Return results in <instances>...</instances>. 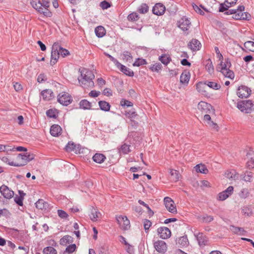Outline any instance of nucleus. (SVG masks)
<instances>
[{
	"mask_svg": "<svg viewBox=\"0 0 254 254\" xmlns=\"http://www.w3.org/2000/svg\"><path fill=\"white\" fill-rule=\"evenodd\" d=\"M194 235L196 237L198 244L200 247H204L208 244V238L202 233L195 234Z\"/></svg>",
	"mask_w": 254,
	"mask_h": 254,
	"instance_id": "nucleus-17",
	"label": "nucleus"
},
{
	"mask_svg": "<svg viewBox=\"0 0 254 254\" xmlns=\"http://www.w3.org/2000/svg\"><path fill=\"white\" fill-rule=\"evenodd\" d=\"M0 192L3 197L6 199H10L14 195L13 191L9 190L5 185H2L0 187Z\"/></svg>",
	"mask_w": 254,
	"mask_h": 254,
	"instance_id": "nucleus-15",
	"label": "nucleus"
},
{
	"mask_svg": "<svg viewBox=\"0 0 254 254\" xmlns=\"http://www.w3.org/2000/svg\"><path fill=\"white\" fill-rule=\"evenodd\" d=\"M242 20H250L251 17V15L248 12H240Z\"/></svg>",
	"mask_w": 254,
	"mask_h": 254,
	"instance_id": "nucleus-60",
	"label": "nucleus"
},
{
	"mask_svg": "<svg viewBox=\"0 0 254 254\" xmlns=\"http://www.w3.org/2000/svg\"><path fill=\"white\" fill-rule=\"evenodd\" d=\"M225 177L231 180H237L239 179V174L235 170H228L225 172Z\"/></svg>",
	"mask_w": 254,
	"mask_h": 254,
	"instance_id": "nucleus-19",
	"label": "nucleus"
},
{
	"mask_svg": "<svg viewBox=\"0 0 254 254\" xmlns=\"http://www.w3.org/2000/svg\"><path fill=\"white\" fill-rule=\"evenodd\" d=\"M211 108V105L205 102L201 101L198 104L197 108L204 113H207Z\"/></svg>",
	"mask_w": 254,
	"mask_h": 254,
	"instance_id": "nucleus-22",
	"label": "nucleus"
},
{
	"mask_svg": "<svg viewBox=\"0 0 254 254\" xmlns=\"http://www.w3.org/2000/svg\"><path fill=\"white\" fill-rule=\"evenodd\" d=\"M116 220L122 229L128 230L130 227V222L126 216H119L116 217Z\"/></svg>",
	"mask_w": 254,
	"mask_h": 254,
	"instance_id": "nucleus-7",
	"label": "nucleus"
},
{
	"mask_svg": "<svg viewBox=\"0 0 254 254\" xmlns=\"http://www.w3.org/2000/svg\"><path fill=\"white\" fill-rule=\"evenodd\" d=\"M195 171L197 172H199L204 174H206L208 172V170L207 169L205 165L199 164H197L195 167Z\"/></svg>",
	"mask_w": 254,
	"mask_h": 254,
	"instance_id": "nucleus-36",
	"label": "nucleus"
},
{
	"mask_svg": "<svg viewBox=\"0 0 254 254\" xmlns=\"http://www.w3.org/2000/svg\"><path fill=\"white\" fill-rule=\"evenodd\" d=\"M249 192L247 189H243L239 194L240 196L242 198H245L249 196Z\"/></svg>",
	"mask_w": 254,
	"mask_h": 254,
	"instance_id": "nucleus-49",
	"label": "nucleus"
},
{
	"mask_svg": "<svg viewBox=\"0 0 254 254\" xmlns=\"http://www.w3.org/2000/svg\"><path fill=\"white\" fill-rule=\"evenodd\" d=\"M30 3L34 9L44 16L48 17L52 16V12L49 9L50 2L48 0H31Z\"/></svg>",
	"mask_w": 254,
	"mask_h": 254,
	"instance_id": "nucleus-2",
	"label": "nucleus"
},
{
	"mask_svg": "<svg viewBox=\"0 0 254 254\" xmlns=\"http://www.w3.org/2000/svg\"><path fill=\"white\" fill-rule=\"evenodd\" d=\"M190 79V74L189 72H183L180 76V82L182 84H187Z\"/></svg>",
	"mask_w": 254,
	"mask_h": 254,
	"instance_id": "nucleus-28",
	"label": "nucleus"
},
{
	"mask_svg": "<svg viewBox=\"0 0 254 254\" xmlns=\"http://www.w3.org/2000/svg\"><path fill=\"white\" fill-rule=\"evenodd\" d=\"M116 66L126 75L130 77L134 75V72L132 70L123 65L120 63H119V64H117Z\"/></svg>",
	"mask_w": 254,
	"mask_h": 254,
	"instance_id": "nucleus-20",
	"label": "nucleus"
},
{
	"mask_svg": "<svg viewBox=\"0 0 254 254\" xmlns=\"http://www.w3.org/2000/svg\"><path fill=\"white\" fill-rule=\"evenodd\" d=\"M23 196L21 195V196L16 195L14 197L15 202L19 206L23 205Z\"/></svg>",
	"mask_w": 254,
	"mask_h": 254,
	"instance_id": "nucleus-53",
	"label": "nucleus"
},
{
	"mask_svg": "<svg viewBox=\"0 0 254 254\" xmlns=\"http://www.w3.org/2000/svg\"><path fill=\"white\" fill-rule=\"evenodd\" d=\"M58 214L59 216L61 218H66L68 216L65 211L61 209L58 210Z\"/></svg>",
	"mask_w": 254,
	"mask_h": 254,
	"instance_id": "nucleus-58",
	"label": "nucleus"
},
{
	"mask_svg": "<svg viewBox=\"0 0 254 254\" xmlns=\"http://www.w3.org/2000/svg\"><path fill=\"white\" fill-rule=\"evenodd\" d=\"M198 219L201 222L204 223H209L214 220L212 216L208 215L207 214L198 216Z\"/></svg>",
	"mask_w": 254,
	"mask_h": 254,
	"instance_id": "nucleus-31",
	"label": "nucleus"
},
{
	"mask_svg": "<svg viewBox=\"0 0 254 254\" xmlns=\"http://www.w3.org/2000/svg\"><path fill=\"white\" fill-rule=\"evenodd\" d=\"M204 84L214 90H218L221 88L220 84L214 81H205Z\"/></svg>",
	"mask_w": 254,
	"mask_h": 254,
	"instance_id": "nucleus-39",
	"label": "nucleus"
},
{
	"mask_svg": "<svg viewBox=\"0 0 254 254\" xmlns=\"http://www.w3.org/2000/svg\"><path fill=\"white\" fill-rule=\"evenodd\" d=\"M72 101V97L67 93L63 92L59 94L58 101L63 105L67 106Z\"/></svg>",
	"mask_w": 254,
	"mask_h": 254,
	"instance_id": "nucleus-6",
	"label": "nucleus"
},
{
	"mask_svg": "<svg viewBox=\"0 0 254 254\" xmlns=\"http://www.w3.org/2000/svg\"><path fill=\"white\" fill-rule=\"evenodd\" d=\"M123 55L124 59H126L127 61H128L132 58L131 54L128 51H125L123 53Z\"/></svg>",
	"mask_w": 254,
	"mask_h": 254,
	"instance_id": "nucleus-62",
	"label": "nucleus"
},
{
	"mask_svg": "<svg viewBox=\"0 0 254 254\" xmlns=\"http://www.w3.org/2000/svg\"><path fill=\"white\" fill-rule=\"evenodd\" d=\"M240 177L245 182H251L253 177V174L251 172L247 171L244 174L241 175Z\"/></svg>",
	"mask_w": 254,
	"mask_h": 254,
	"instance_id": "nucleus-37",
	"label": "nucleus"
},
{
	"mask_svg": "<svg viewBox=\"0 0 254 254\" xmlns=\"http://www.w3.org/2000/svg\"><path fill=\"white\" fill-rule=\"evenodd\" d=\"M125 115L127 118L130 120H133V119L135 118L137 116V113L134 110L126 111Z\"/></svg>",
	"mask_w": 254,
	"mask_h": 254,
	"instance_id": "nucleus-44",
	"label": "nucleus"
},
{
	"mask_svg": "<svg viewBox=\"0 0 254 254\" xmlns=\"http://www.w3.org/2000/svg\"><path fill=\"white\" fill-rule=\"evenodd\" d=\"M254 104L251 100H247L238 103L237 107L242 112L251 113L253 110Z\"/></svg>",
	"mask_w": 254,
	"mask_h": 254,
	"instance_id": "nucleus-5",
	"label": "nucleus"
},
{
	"mask_svg": "<svg viewBox=\"0 0 254 254\" xmlns=\"http://www.w3.org/2000/svg\"><path fill=\"white\" fill-rule=\"evenodd\" d=\"M147 64V62L145 60L141 59V58H138L137 59L134 63L133 64V66H139L141 65H144Z\"/></svg>",
	"mask_w": 254,
	"mask_h": 254,
	"instance_id": "nucleus-45",
	"label": "nucleus"
},
{
	"mask_svg": "<svg viewBox=\"0 0 254 254\" xmlns=\"http://www.w3.org/2000/svg\"><path fill=\"white\" fill-rule=\"evenodd\" d=\"M101 216V214L97 210L94 208L92 209L91 214H90V217L92 221H96L97 219L100 218Z\"/></svg>",
	"mask_w": 254,
	"mask_h": 254,
	"instance_id": "nucleus-35",
	"label": "nucleus"
},
{
	"mask_svg": "<svg viewBox=\"0 0 254 254\" xmlns=\"http://www.w3.org/2000/svg\"><path fill=\"white\" fill-rule=\"evenodd\" d=\"M111 6V4L106 0L102 1L100 3V6L103 10L108 9V8L110 7Z\"/></svg>",
	"mask_w": 254,
	"mask_h": 254,
	"instance_id": "nucleus-50",
	"label": "nucleus"
},
{
	"mask_svg": "<svg viewBox=\"0 0 254 254\" xmlns=\"http://www.w3.org/2000/svg\"><path fill=\"white\" fill-rule=\"evenodd\" d=\"M35 205L37 208L43 210L46 209L48 207L49 204L43 199H40L35 203Z\"/></svg>",
	"mask_w": 254,
	"mask_h": 254,
	"instance_id": "nucleus-30",
	"label": "nucleus"
},
{
	"mask_svg": "<svg viewBox=\"0 0 254 254\" xmlns=\"http://www.w3.org/2000/svg\"><path fill=\"white\" fill-rule=\"evenodd\" d=\"M98 104L101 110L105 112L110 111L111 105L108 102L105 101H100L98 102Z\"/></svg>",
	"mask_w": 254,
	"mask_h": 254,
	"instance_id": "nucleus-34",
	"label": "nucleus"
},
{
	"mask_svg": "<svg viewBox=\"0 0 254 254\" xmlns=\"http://www.w3.org/2000/svg\"><path fill=\"white\" fill-rule=\"evenodd\" d=\"M164 202L166 209L172 213H177V208L173 200L169 197H166L164 199Z\"/></svg>",
	"mask_w": 254,
	"mask_h": 254,
	"instance_id": "nucleus-9",
	"label": "nucleus"
},
{
	"mask_svg": "<svg viewBox=\"0 0 254 254\" xmlns=\"http://www.w3.org/2000/svg\"><path fill=\"white\" fill-rule=\"evenodd\" d=\"M159 60L163 64L167 65L171 62V58L169 55L163 54L159 57Z\"/></svg>",
	"mask_w": 254,
	"mask_h": 254,
	"instance_id": "nucleus-40",
	"label": "nucleus"
},
{
	"mask_svg": "<svg viewBox=\"0 0 254 254\" xmlns=\"http://www.w3.org/2000/svg\"><path fill=\"white\" fill-rule=\"evenodd\" d=\"M43 99L45 101H50L54 97V94L51 89H46L41 93Z\"/></svg>",
	"mask_w": 254,
	"mask_h": 254,
	"instance_id": "nucleus-21",
	"label": "nucleus"
},
{
	"mask_svg": "<svg viewBox=\"0 0 254 254\" xmlns=\"http://www.w3.org/2000/svg\"><path fill=\"white\" fill-rule=\"evenodd\" d=\"M149 9V7L146 3H142L139 8L138 11L140 13H146L148 12Z\"/></svg>",
	"mask_w": 254,
	"mask_h": 254,
	"instance_id": "nucleus-46",
	"label": "nucleus"
},
{
	"mask_svg": "<svg viewBox=\"0 0 254 254\" xmlns=\"http://www.w3.org/2000/svg\"><path fill=\"white\" fill-rule=\"evenodd\" d=\"M193 8L194 10L197 13L200 14V15H204V12L200 9V8L197 6L196 4H194L192 5Z\"/></svg>",
	"mask_w": 254,
	"mask_h": 254,
	"instance_id": "nucleus-61",
	"label": "nucleus"
},
{
	"mask_svg": "<svg viewBox=\"0 0 254 254\" xmlns=\"http://www.w3.org/2000/svg\"><path fill=\"white\" fill-rule=\"evenodd\" d=\"M251 94V90L246 86H241L237 90V94L239 97L241 98H247Z\"/></svg>",
	"mask_w": 254,
	"mask_h": 254,
	"instance_id": "nucleus-10",
	"label": "nucleus"
},
{
	"mask_svg": "<svg viewBox=\"0 0 254 254\" xmlns=\"http://www.w3.org/2000/svg\"><path fill=\"white\" fill-rule=\"evenodd\" d=\"M130 145L126 143H123L120 148H118V151L120 155L127 154L131 151L130 149Z\"/></svg>",
	"mask_w": 254,
	"mask_h": 254,
	"instance_id": "nucleus-23",
	"label": "nucleus"
},
{
	"mask_svg": "<svg viewBox=\"0 0 254 254\" xmlns=\"http://www.w3.org/2000/svg\"><path fill=\"white\" fill-rule=\"evenodd\" d=\"M120 105L122 106L131 107L133 106V103L128 100L123 99L120 102Z\"/></svg>",
	"mask_w": 254,
	"mask_h": 254,
	"instance_id": "nucleus-54",
	"label": "nucleus"
},
{
	"mask_svg": "<svg viewBox=\"0 0 254 254\" xmlns=\"http://www.w3.org/2000/svg\"><path fill=\"white\" fill-rule=\"evenodd\" d=\"M162 68V64L159 63H155L153 64H152L149 67V69L153 72H158Z\"/></svg>",
	"mask_w": 254,
	"mask_h": 254,
	"instance_id": "nucleus-41",
	"label": "nucleus"
},
{
	"mask_svg": "<svg viewBox=\"0 0 254 254\" xmlns=\"http://www.w3.org/2000/svg\"><path fill=\"white\" fill-rule=\"evenodd\" d=\"M44 254H57V251L52 247H47L43 250Z\"/></svg>",
	"mask_w": 254,
	"mask_h": 254,
	"instance_id": "nucleus-43",
	"label": "nucleus"
},
{
	"mask_svg": "<svg viewBox=\"0 0 254 254\" xmlns=\"http://www.w3.org/2000/svg\"><path fill=\"white\" fill-rule=\"evenodd\" d=\"M138 15L136 12H132L129 14L127 16L129 21H135L138 19Z\"/></svg>",
	"mask_w": 254,
	"mask_h": 254,
	"instance_id": "nucleus-48",
	"label": "nucleus"
},
{
	"mask_svg": "<svg viewBox=\"0 0 254 254\" xmlns=\"http://www.w3.org/2000/svg\"><path fill=\"white\" fill-rule=\"evenodd\" d=\"M244 47L249 51L254 52V42L251 41L246 42Z\"/></svg>",
	"mask_w": 254,
	"mask_h": 254,
	"instance_id": "nucleus-42",
	"label": "nucleus"
},
{
	"mask_svg": "<svg viewBox=\"0 0 254 254\" xmlns=\"http://www.w3.org/2000/svg\"><path fill=\"white\" fill-rule=\"evenodd\" d=\"M80 73V76L78 77L79 84L84 88L88 87H93L94 82L93 79L95 76L91 70L86 68H80L79 69Z\"/></svg>",
	"mask_w": 254,
	"mask_h": 254,
	"instance_id": "nucleus-1",
	"label": "nucleus"
},
{
	"mask_svg": "<svg viewBox=\"0 0 254 254\" xmlns=\"http://www.w3.org/2000/svg\"><path fill=\"white\" fill-rule=\"evenodd\" d=\"M231 6H229V4L226 3L225 2L224 3L220 4L219 11L220 12H224L225 11H227L228 8Z\"/></svg>",
	"mask_w": 254,
	"mask_h": 254,
	"instance_id": "nucleus-51",
	"label": "nucleus"
},
{
	"mask_svg": "<svg viewBox=\"0 0 254 254\" xmlns=\"http://www.w3.org/2000/svg\"><path fill=\"white\" fill-rule=\"evenodd\" d=\"M247 167L250 169L254 168V160L251 159L249 160L247 163Z\"/></svg>",
	"mask_w": 254,
	"mask_h": 254,
	"instance_id": "nucleus-64",
	"label": "nucleus"
},
{
	"mask_svg": "<svg viewBox=\"0 0 254 254\" xmlns=\"http://www.w3.org/2000/svg\"><path fill=\"white\" fill-rule=\"evenodd\" d=\"M205 69L210 74H212L214 72V66L212 64V62L210 59H207L205 62Z\"/></svg>",
	"mask_w": 254,
	"mask_h": 254,
	"instance_id": "nucleus-32",
	"label": "nucleus"
},
{
	"mask_svg": "<svg viewBox=\"0 0 254 254\" xmlns=\"http://www.w3.org/2000/svg\"><path fill=\"white\" fill-rule=\"evenodd\" d=\"M62 131L61 127L58 125H54L51 126L50 128V133L53 136H59Z\"/></svg>",
	"mask_w": 254,
	"mask_h": 254,
	"instance_id": "nucleus-24",
	"label": "nucleus"
},
{
	"mask_svg": "<svg viewBox=\"0 0 254 254\" xmlns=\"http://www.w3.org/2000/svg\"><path fill=\"white\" fill-rule=\"evenodd\" d=\"M59 52H60V55H61V56L63 57H65V56H66L69 54V52H68V51L67 50L62 48L61 46H60V49Z\"/></svg>",
	"mask_w": 254,
	"mask_h": 254,
	"instance_id": "nucleus-55",
	"label": "nucleus"
},
{
	"mask_svg": "<svg viewBox=\"0 0 254 254\" xmlns=\"http://www.w3.org/2000/svg\"><path fill=\"white\" fill-rule=\"evenodd\" d=\"M76 249V246L73 244L68 246L64 251L68 254H71L75 251Z\"/></svg>",
	"mask_w": 254,
	"mask_h": 254,
	"instance_id": "nucleus-47",
	"label": "nucleus"
},
{
	"mask_svg": "<svg viewBox=\"0 0 254 254\" xmlns=\"http://www.w3.org/2000/svg\"><path fill=\"white\" fill-rule=\"evenodd\" d=\"M73 238L69 235H65L60 240V244L63 246H66L73 242Z\"/></svg>",
	"mask_w": 254,
	"mask_h": 254,
	"instance_id": "nucleus-27",
	"label": "nucleus"
},
{
	"mask_svg": "<svg viewBox=\"0 0 254 254\" xmlns=\"http://www.w3.org/2000/svg\"><path fill=\"white\" fill-rule=\"evenodd\" d=\"M233 190V187L229 186L226 190L220 192L218 194L217 199L220 201L225 200L232 194Z\"/></svg>",
	"mask_w": 254,
	"mask_h": 254,
	"instance_id": "nucleus-13",
	"label": "nucleus"
},
{
	"mask_svg": "<svg viewBox=\"0 0 254 254\" xmlns=\"http://www.w3.org/2000/svg\"><path fill=\"white\" fill-rule=\"evenodd\" d=\"M16 159L18 161V162L14 163L13 161H11V163H9V165L10 166L20 167L26 165L28 163L25 153L23 154H19L16 157Z\"/></svg>",
	"mask_w": 254,
	"mask_h": 254,
	"instance_id": "nucleus-8",
	"label": "nucleus"
},
{
	"mask_svg": "<svg viewBox=\"0 0 254 254\" xmlns=\"http://www.w3.org/2000/svg\"><path fill=\"white\" fill-rule=\"evenodd\" d=\"M220 65L221 66V72L226 77H228L230 79L234 78V73L233 71L229 69L231 66V64L229 59L225 60V62H223L221 61Z\"/></svg>",
	"mask_w": 254,
	"mask_h": 254,
	"instance_id": "nucleus-3",
	"label": "nucleus"
},
{
	"mask_svg": "<svg viewBox=\"0 0 254 254\" xmlns=\"http://www.w3.org/2000/svg\"><path fill=\"white\" fill-rule=\"evenodd\" d=\"M189 242L186 235L180 237L177 240V245L180 247H187Z\"/></svg>",
	"mask_w": 254,
	"mask_h": 254,
	"instance_id": "nucleus-25",
	"label": "nucleus"
},
{
	"mask_svg": "<svg viewBox=\"0 0 254 254\" xmlns=\"http://www.w3.org/2000/svg\"><path fill=\"white\" fill-rule=\"evenodd\" d=\"M201 46L200 42L195 39H193L188 44V47L192 51L199 50Z\"/></svg>",
	"mask_w": 254,
	"mask_h": 254,
	"instance_id": "nucleus-18",
	"label": "nucleus"
},
{
	"mask_svg": "<svg viewBox=\"0 0 254 254\" xmlns=\"http://www.w3.org/2000/svg\"><path fill=\"white\" fill-rule=\"evenodd\" d=\"M191 26V22L188 18L186 17H182L178 21V27L183 31H186L189 29Z\"/></svg>",
	"mask_w": 254,
	"mask_h": 254,
	"instance_id": "nucleus-14",
	"label": "nucleus"
},
{
	"mask_svg": "<svg viewBox=\"0 0 254 254\" xmlns=\"http://www.w3.org/2000/svg\"><path fill=\"white\" fill-rule=\"evenodd\" d=\"M79 105L80 108L84 110H90L91 109V103L86 99L81 100Z\"/></svg>",
	"mask_w": 254,
	"mask_h": 254,
	"instance_id": "nucleus-33",
	"label": "nucleus"
},
{
	"mask_svg": "<svg viewBox=\"0 0 254 254\" xmlns=\"http://www.w3.org/2000/svg\"><path fill=\"white\" fill-rule=\"evenodd\" d=\"M204 84H202L201 82H199L196 84V89L197 90L201 93H203L205 92V91L203 90V88H204Z\"/></svg>",
	"mask_w": 254,
	"mask_h": 254,
	"instance_id": "nucleus-57",
	"label": "nucleus"
},
{
	"mask_svg": "<svg viewBox=\"0 0 254 254\" xmlns=\"http://www.w3.org/2000/svg\"><path fill=\"white\" fill-rule=\"evenodd\" d=\"M170 179L172 182H176L179 181L180 175L178 171L174 169H170Z\"/></svg>",
	"mask_w": 254,
	"mask_h": 254,
	"instance_id": "nucleus-26",
	"label": "nucleus"
},
{
	"mask_svg": "<svg viewBox=\"0 0 254 254\" xmlns=\"http://www.w3.org/2000/svg\"><path fill=\"white\" fill-rule=\"evenodd\" d=\"M153 246L156 251L160 253H165L167 250L166 243L162 240L154 241Z\"/></svg>",
	"mask_w": 254,
	"mask_h": 254,
	"instance_id": "nucleus-12",
	"label": "nucleus"
},
{
	"mask_svg": "<svg viewBox=\"0 0 254 254\" xmlns=\"http://www.w3.org/2000/svg\"><path fill=\"white\" fill-rule=\"evenodd\" d=\"M60 45L55 43L52 48L50 64L52 65L55 64L58 61L60 56Z\"/></svg>",
	"mask_w": 254,
	"mask_h": 254,
	"instance_id": "nucleus-4",
	"label": "nucleus"
},
{
	"mask_svg": "<svg viewBox=\"0 0 254 254\" xmlns=\"http://www.w3.org/2000/svg\"><path fill=\"white\" fill-rule=\"evenodd\" d=\"M242 213L248 216H250L252 214V211L249 207L245 206L242 209Z\"/></svg>",
	"mask_w": 254,
	"mask_h": 254,
	"instance_id": "nucleus-56",
	"label": "nucleus"
},
{
	"mask_svg": "<svg viewBox=\"0 0 254 254\" xmlns=\"http://www.w3.org/2000/svg\"><path fill=\"white\" fill-rule=\"evenodd\" d=\"M165 10L166 8L163 4L157 3L153 6L152 12L153 14L156 15H161L164 13Z\"/></svg>",
	"mask_w": 254,
	"mask_h": 254,
	"instance_id": "nucleus-16",
	"label": "nucleus"
},
{
	"mask_svg": "<svg viewBox=\"0 0 254 254\" xmlns=\"http://www.w3.org/2000/svg\"><path fill=\"white\" fill-rule=\"evenodd\" d=\"M95 32L96 35L98 37L101 38L103 37L105 35L106 30L104 27L102 26H98L95 29Z\"/></svg>",
	"mask_w": 254,
	"mask_h": 254,
	"instance_id": "nucleus-38",
	"label": "nucleus"
},
{
	"mask_svg": "<svg viewBox=\"0 0 254 254\" xmlns=\"http://www.w3.org/2000/svg\"><path fill=\"white\" fill-rule=\"evenodd\" d=\"M46 115L50 118H55L56 117L55 112L52 109H49L47 111Z\"/></svg>",
	"mask_w": 254,
	"mask_h": 254,
	"instance_id": "nucleus-63",
	"label": "nucleus"
},
{
	"mask_svg": "<svg viewBox=\"0 0 254 254\" xmlns=\"http://www.w3.org/2000/svg\"><path fill=\"white\" fill-rule=\"evenodd\" d=\"M157 234L159 235L160 238L162 239H167L171 236L170 230L166 227H160L157 230Z\"/></svg>",
	"mask_w": 254,
	"mask_h": 254,
	"instance_id": "nucleus-11",
	"label": "nucleus"
},
{
	"mask_svg": "<svg viewBox=\"0 0 254 254\" xmlns=\"http://www.w3.org/2000/svg\"><path fill=\"white\" fill-rule=\"evenodd\" d=\"M75 144L73 142H69L66 145L65 148L67 151H74L75 148Z\"/></svg>",
	"mask_w": 254,
	"mask_h": 254,
	"instance_id": "nucleus-52",
	"label": "nucleus"
},
{
	"mask_svg": "<svg viewBox=\"0 0 254 254\" xmlns=\"http://www.w3.org/2000/svg\"><path fill=\"white\" fill-rule=\"evenodd\" d=\"M151 222L147 219H145L144 221V228L145 231L149 230V228L151 226Z\"/></svg>",
	"mask_w": 254,
	"mask_h": 254,
	"instance_id": "nucleus-59",
	"label": "nucleus"
},
{
	"mask_svg": "<svg viewBox=\"0 0 254 254\" xmlns=\"http://www.w3.org/2000/svg\"><path fill=\"white\" fill-rule=\"evenodd\" d=\"M106 158V156L101 153H96L92 157L93 160L99 164L103 162Z\"/></svg>",
	"mask_w": 254,
	"mask_h": 254,
	"instance_id": "nucleus-29",
	"label": "nucleus"
}]
</instances>
